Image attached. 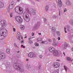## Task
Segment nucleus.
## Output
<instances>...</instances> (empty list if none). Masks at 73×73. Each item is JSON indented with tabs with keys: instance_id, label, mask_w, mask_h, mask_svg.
<instances>
[{
	"instance_id": "18",
	"label": "nucleus",
	"mask_w": 73,
	"mask_h": 73,
	"mask_svg": "<svg viewBox=\"0 0 73 73\" xmlns=\"http://www.w3.org/2000/svg\"><path fill=\"white\" fill-rule=\"evenodd\" d=\"M20 29L21 30H24L25 28V27L24 25H21Z\"/></svg>"
},
{
	"instance_id": "44",
	"label": "nucleus",
	"mask_w": 73,
	"mask_h": 73,
	"mask_svg": "<svg viewBox=\"0 0 73 73\" xmlns=\"http://www.w3.org/2000/svg\"><path fill=\"white\" fill-rule=\"evenodd\" d=\"M39 57L40 58H42V55H40L39 56Z\"/></svg>"
},
{
	"instance_id": "50",
	"label": "nucleus",
	"mask_w": 73,
	"mask_h": 73,
	"mask_svg": "<svg viewBox=\"0 0 73 73\" xmlns=\"http://www.w3.org/2000/svg\"><path fill=\"white\" fill-rule=\"evenodd\" d=\"M32 34H33L32 35V36H34V35H35V34L34 33H32Z\"/></svg>"
},
{
	"instance_id": "25",
	"label": "nucleus",
	"mask_w": 73,
	"mask_h": 73,
	"mask_svg": "<svg viewBox=\"0 0 73 73\" xmlns=\"http://www.w3.org/2000/svg\"><path fill=\"white\" fill-rule=\"evenodd\" d=\"M17 38L19 40H20V36L17 35Z\"/></svg>"
},
{
	"instance_id": "56",
	"label": "nucleus",
	"mask_w": 73,
	"mask_h": 73,
	"mask_svg": "<svg viewBox=\"0 0 73 73\" xmlns=\"http://www.w3.org/2000/svg\"><path fill=\"white\" fill-rule=\"evenodd\" d=\"M26 60L27 61H28V59H26Z\"/></svg>"
},
{
	"instance_id": "39",
	"label": "nucleus",
	"mask_w": 73,
	"mask_h": 73,
	"mask_svg": "<svg viewBox=\"0 0 73 73\" xmlns=\"http://www.w3.org/2000/svg\"><path fill=\"white\" fill-rule=\"evenodd\" d=\"M21 44H23L24 43V41L22 40L21 41Z\"/></svg>"
},
{
	"instance_id": "2",
	"label": "nucleus",
	"mask_w": 73,
	"mask_h": 73,
	"mask_svg": "<svg viewBox=\"0 0 73 73\" xmlns=\"http://www.w3.org/2000/svg\"><path fill=\"white\" fill-rule=\"evenodd\" d=\"M8 25L7 22L5 20H1L0 21V29L6 27Z\"/></svg>"
},
{
	"instance_id": "10",
	"label": "nucleus",
	"mask_w": 73,
	"mask_h": 73,
	"mask_svg": "<svg viewBox=\"0 0 73 73\" xmlns=\"http://www.w3.org/2000/svg\"><path fill=\"white\" fill-rule=\"evenodd\" d=\"M30 11L31 13L33 14V15H35L36 13V10L35 9H31L30 10Z\"/></svg>"
},
{
	"instance_id": "9",
	"label": "nucleus",
	"mask_w": 73,
	"mask_h": 73,
	"mask_svg": "<svg viewBox=\"0 0 73 73\" xmlns=\"http://www.w3.org/2000/svg\"><path fill=\"white\" fill-rule=\"evenodd\" d=\"M14 4H15V2H11L9 6V8L10 9H13V6L14 5Z\"/></svg>"
},
{
	"instance_id": "33",
	"label": "nucleus",
	"mask_w": 73,
	"mask_h": 73,
	"mask_svg": "<svg viewBox=\"0 0 73 73\" xmlns=\"http://www.w3.org/2000/svg\"><path fill=\"white\" fill-rule=\"evenodd\" d=\"M35 45L36 46H39V44L36 43H35Z\"/></svg>"
},
{
	"instance_id": "53",
	"label": "nucleus",
	"mask_w": 73,
	"mask_h": 73,
	"mask_svg": "<svg viewBox=\"0 0 73 73\" xmlns=\"http://www.w3.org/2000/svg\"><path fill=\"white\" fill-rule=\"evenodd\" d=\"M29 40H31V38H29Z\"/></svg>"
},
{
	"instance_id": "38",
	"label": "nucleus",
	"mask_w": 73,
	"mask_h": 73,
	"mask_svg": "<svg viewBox=\"0 0 73 73\" xmlns=\"http://www.w3.org/2000/svg\"><path fill=\"white\" fill-rule=\"evenodd\" d=\"M67 11V9H65L64 11V12H65Z\"/></svg>"
},
{
	"instance_id": "54",
	"label": "nucleus",
	"mask_w": 73,
	"mask_h": 73,
	"mask_svg": "<svg viewBox=\"0 0 73 73\" xmlns=\"http://www.w3.org/2000/svg\"><path fill=\"white\" fill-rule=\"evenodd\" d=\"M21 47H23V46H24L23 45H21Z\"/></svg>"
},
{
	"instance_id": "63",
	"label": "nucleus",
	"mask_w": 73,
	"mask_h": 73,
	"mask_svg": "<svg viewBox=\"0 0 73 73\" xmlns=\"http://www.w3.org/2000/svg\"><path fill=\"white\" fill-rule=\"evenodd\" d=\"M60 11H59V15H60Z\"/></svg>"
},
{
	"instance_id": "59",
	"label": "nucleus",
	"mask_w": 73,
	"mask_h": 73,
	"mask_svg": "<svg viewBox=\"0 0 73 73\" xmlns=\"http://www.w3.org/2000/svg\"><path fill=\"white\" fill-rule=\"evenodd\" d=\"M21 39H23V37H21Z\"/></svg>"
},
{
	"instance_id": "57",
	"label": "nucleus",
	"mask_w": 73,
	"mask_h": 73,
	"mask_svg": "<svg viewBox=\"0 0 73 73\" xmlns=\"http://www.w3.org/2000/svg\"><path fill=\"white\" fill-rule=\"evenodd\" d=\"M23 48H25V46H23Z\"/></svg>"
},
{
	"instance_id": "32",
	"label": "nucleus",
	"mask_w": 73,
	"mask_h": 73,
	"mask_svg": "<svg viewBox=\"0 0 73 73\" xmlns=\"http://www.w3.org/2000/svg\"><path fill=\"white\" fill-rule=\"evenodd\" d=\"M58 5L59 7H62V3H58Z\"/></svg>"
},
{
	"instance_id": "17",
	"label": "nucleus",
	"mask_w": 73,
	"mask_h": 73,
	"mask_svg": "<svg viewBox=\"0 0 73 73\" xmlns=\"http://www.w3.org/2000/svg\"><path fill=\"white\" fill-rule=\"evenodd\" d=\"M66 5H70V4H71V3H70V2L69 0H67L66 2Z\"/></svg>"
},
{
	"instance_id": "8",
	"label": "nucleus",
	"mask_w": 73,
	"mask_h": 73,
	"mask_svg": "<svg viewBox=\"0 0 73 73\" xmlns=\"http://www.w3.org/2000/svg\"><path fill=\"white\" fill-rule=\"evenodd\" d=\"M53 66H54V68H58V67L60 66V64L59 63L55 62L53 64Z\"/></svg>"
},
{
	"instance_id": "6",
	"label": "nucleus",
	"mask_w": 73,
	"mask_h": 73,
	"mask_svg": "<svg viewBox=\"0 0 73 73\" xmlns=\"http://www.w3.org/2000/svg\"><path fill=\"white\" fill-rule=\"evenodd\" d=\"M15 19L18 23L20 24H21L23 23V19L19 16L16 17Z\"/></svg>"
},
{
	"instance_id": "35",
	"label": "nucleus",
	"mask_w": 73,
	"mask_h": 73,
	"mask_svg": "<svg viewBox=\"0 0 73 73\" xmlns=\"http://www.w3.org/2000/svg\"><path fill=\"white\" fill-rule=\"evenodd\" d=\"M17 35L18 36H20V35H21V34H20V32H18L17 33Z\"/></svg>"
},
{
	"instance_id": "4",
	"label": "nucleus",
	"mask_w": 73,
	"mask_h": 73,
	"mask_svg": "<svg viewBox=\"0 0 73 73\" xmlns=\"http://www.w3.org/2000/svg\"><path fill=\"white\" fill-rule=\"evenodd\" d=\"M15 12L19 14H22L23 13V9L20 7H16L15 8Z\"/></svg>"
},
{
	"instance_id": "19",
	"label": "nucleus",
	"mask_w": 73,
	"mask_h": 73,
	"mask_svg": "<svg viewBox=\"0 0 73 73\" xmlns=\"http://www.w3.org/2000/svg\"><path fill=\"white\" fill-rule=\"evenodd\" d=\"M59 72H60V70L58 69L54 71L53 73H59Z\"/></svg>"
},
{
	"instance_id": "7",
	"label": "nucleus",
	"mask_w": 73,
	"mask_h": 73,
	"mask_svg": "<svg viewBox=\"0 0 73 73\" xmlns=\"http://www.w3.org/2000/svg\"><path fill=\"white\" fill-rule=\"evenodd\" d=\"M6 56L4 52L1 53L0 52V60H3L5 58Z\"/></svg>"
},
{
	"instance_id": "5",
	"label": "nucleus",
	"mask_w": 73,
	"mask_h": 73,
	"mask_svg": "<svg viewBox=\"0 0 73 73\" xmlns=\"http://www.w3.org/2000/svg\"><path fill=\"white\" fill-rule=\"evenodd\" d=\"M29 16L28 14L26 12H24L23 14V18L25 20V21L27 22L29 21V20H30L29 18L28 17Z\"/></svg>"
},
{
	"instance_id": "60",
	"label": "nucleus",
	"mask_w": 73,
	"mask_h": 73,
	"mask_svg": "<svg viewBox=\"0 0 73 73\" xmlns=\"http://www.w3.org/2000/svg\"><path fill=\"white\" fill-rule=\"evenodd\" d=\"M27 36H25V38H27Z\"/></svg>"
},
{
	"instance_id": "36",
	"label": "nucleus",
	"mask_w": 73,
	"mask_h": 73,
	"mask_svg": "<svg viewBox=\"0 0 73 73\" xmlns=\"http://www.w3.org/2000/svg\"><path fill=\"white\" fill-rule=\"evenodd\" d=\"M53 42H56V39H55V38H53Z\"/></svg>"
},
{
	"instance_id": "11",
	"label": "nucleus",
	"mask_w": 73,
	"mask_h": 73,
	"mask_svg": "<svg viewBox=\"0 0 73 73\" xmlns=\"http://www.w3.org/2000/svg\"><path fill=\"white\" fill-rule=\"evenodd\" d=\"M29 57L30 58H33L34 57V54L32 52L29 53L28 54Z\"/></svg>"
},
{
	"instance_id": "13",
	"label": "nucleus",
	"mask_w": 73,
	"mask_h": 73,
	"mask_svg": "<svg viewBox=\"0 0 73 73\" xmlns=\"http://www.w3.org/2000/svg\"><path fill=\"white\" fill-rule=\"evenodd\" d=\"M58 51L55 50L54 51V52L53 53V56H57V55H58Z\"/></svg>"
},
{
	"instance_id": "58",
	"label": "nucleus",
	"mask_w": 73,
	"mask_h": 73,
	"mask_svg": "<svg viewBox=\"0 0 73 73\" xmlns=\"http://www.w3.org/2000/svg\"><path fill=\"white\" fill-rule=\"evenodd\" d=\"M72 50L73 51V48H72Z\"/></svg>"
},
{
	"instance_id": "46",
	"label": "nucleus",
	"mask_w": 73,
	"mask_h": 73,
	"mask_svg": "<svg viewBox=\"0 0 73 73\" xmlns=\"http://www.w3.org/2000/svg\"><path fill=\"white\" fill-rule=\"evenodd\" d=\"M58 40H60V37H58Z\"/></svg>"
},
{
	"instance_id": "43",
	"label": "nucleus",
	"mask_w": 73,
	"mask_h": 73,
	"mask_svg": "<svg viewBox=\"0 0 73 73\" xmlns=\"http://www.w3.org/2000/svg\"><path fill=\"white\" fill-rule=\"evenodd\" d=\"M25 9L26 11H29V9H28V8H26Z\"/></svg>"
},
{
	"instance_id": "23",
	"label": "nucleus",
	"mask_w": 73,
	"mask_h": 73,
	"mask_svg": "<svg viewBox=\"0 0 73 73\" xmlns=\"http://www.w3.org/2000/svg\"><path fill=\"white\" fill-rule=\"evenodd\" d=\"M64 69L66 70V72L67 71V69H68V68L66 66H64Z\"/></svg>"
},
{
	"instance_id": "34",
	"label": "nucleus",
	"mask_w": 73,
	"mask_h": 73,
	"mask_svg": "<svg viewBox=\"0 0 73 73\" xmlns=\"http://www.w3.org/2000/svg\"><path fill=\"white\" fill-rule=\"evenodd\" d=\"M67 60L68 61H69V60H70V58L69 57L67 58Z\"/></svg>"
},
{
	"instance_id": "24",
	"label": "nucleus",
	"mask_w": 73,
	"mask_h": 73,
	"mask_svg": "<svg viewBox=\"0 0 73 73\" xmlns=\"http://www.w3.org/2000/svg\"><path fill=\"white\" fill-rule=\"evenodd\" d=\"M52 31L54 32L56 31V29H55V27H53L52 28Z\"/></svg>"
},
{
	"instance_id": "52",
	"label": "nucleus",
	"mask_w": 73,
	"mask_h": 73,
	"mask_svg": "<svg viewBox=\"0 0 73 73\" xmlns=\"http://www.w3.org/2000/svg\"><path fill=\"white\" fill-rule=\"evenodd\" d=\"M63 54H64V56H65V52H63Z\"/></svg>"
},
{
	"instance_id": "15",
	"label": "nucleus",
	"mask_w": 73,
	"mask_h": 73,
	"mask_svg": "<svg viewBox=\"0 0 73 73\" xmlns=\"http://www.w3.org/2000/svg\"><path fill=\"white\" fill-rule=\"evenodd\" d=\"M68 45V43L66 42H65L64 43V46L63 47V49H66V48H67Z\"/></svg>"
},
{
	"instance_id": "37",
	"label": "nucleus",
	"mask_w": 73,
	"mask_h": 73,
	"mask_svg": "<svg viewBox=\"0 0 73 73\" xmlns=\"http://www.w3.org/2000/svg\"><path fill=\"white\" fill-rule=\"evenodd\" d=\"M57 16H56V15H54L53 16V18H57Z\"/></svg>"
},
{
	"instance_id": "30",
	"label": "nucleus",
	"mask_w": 73,
	"mask_h": 73,
	"mask_svg": "<svg viewBox=\"0 0 73 73\" xmlns=\"http://www.w3.org/2000/svg\"><path fill=\"white\" fill-rule=\"evenodd\" d=\"M14 45L15 47H16V48H19V46H17V45H16V44L15 43L14 44Z\"/></svg>"
},
{
	"instance_id": "55",
	"label": "nucleus",
	"mask_w": 73,
	"mask_h": 73,
	"mask_svg": "<svg viewBox=\"0 0 73 73\" xmlns=\"http://www.w3.org/2000/svg\"><path fill=\"white\" fill-rule=\"evenodd\" d=\"M38 34L39 35H41V33H39Z\"/></svg>"
},
{
	"instance_id": "31",
	"label": "nucleus",
	"mask_w": 73,
	"mask_h": 73,
	"mask_svg": "<svg viewBox=\"0 0 73 73\" xmlns=\"http://www.w3.org/2000/svg\"><path fill=\"white\" fill-rule=\"evenodd\" d=\"M58 4H60L61 3H62V1H61V0H58Z\"/></svg>"
},
{
	"instance_id": "42",
	"label": "nucleus",
	"mask_w": 73,
	"mask_h": 73,
	"mask_svg": "<svg viewBox=\"0 0 73 73\" xmlns=\"http://www.w3.org/2000/svg\"><path fill=\"white\" fill-rule=\"evenodd\" d=\"M13 32H16V29L15 28H13Z\"/></svg>"
},
{
	"instance_id": "14",
	"label": "nucleus",
	"mask_w": 73,
	"mask_h": 73,
	"mask_svg": "<svg viewBox=\"0 0 73 73\" xmlns=\"http://www.w3.org/2000/svg\"><path fill=\"white\" fill-rule=\"evenodd\" d=\"M4 7V3L3 2L0 1V8H2Z\"/></svg>"
},
{
	"instance_id": "21",
	"label": "nucleus",
	"mask_w": 73,
	"mask_h": 73,
	"mask_svg": "<svg viewBox=\"0 0 73 73\" xmlns=\"http://www.w3.org/2000/svg\"><path fill=\"white\" fill-rule=\"evenodd\" d=\"M42 44H46L48 43L47 41H42L41 42Z\"/></svg>"
},
{
	"instance_id": "47",
	"label": "nucleus",
	"mask_w": 73,
	"mask_h": 73,
	"mask_svg": "<svg viewBox=\"0 0 73 73\" xmlns=\"http://www.w3.org/2000/svg\"><path fill=\"white\" fill-rule=\"evenodd\" d=\"M46 18H44V21H46Z\"/></svg>"
},
{
	"instance_id": "45",
	"label": "nucleus",
	"mask_w": 73,
	"mask_h": 73,
	"mask_svg": "<svg viewBox=\"0 0 73 73\" xmlns=\"http://www.w3.org/2000/svg\"><path fill=\"white\" fill-rule=\"evenodd\" d=\"M64 31L66 33H67V32L66 31V28L65 27L64 28Z\"/></svg>"
},
{
	"instance_id": "49",
	"label": "nucleus",
	"mask_w": 73,
	"mask_h": 73,
	"mask_svg": "<svg viewBox=\"0 0 73 73\" xmlns=\"http://www.w3.org/2000/svg\"><path fill=\"white\" fill-rule=\"evenodd\" d=\"M49 42H51V41H52V40H51V39H49Z\"/></svg>"
},
{
	"instance_id": "20",
	"label": "nucleus",
	"mask_w": 73,
	"mask_h": 73,
	"mask_svg": "<svg viewBox=\"0 0 73 73\" xmlns=\"http://www.w3.org/2000/svg\"><path fill=\"white\" fill-rule=\"evenodd\" d=\"M66 30H67V31L69 32H70V27L68 26H67L66 27Z\"/></svg>"
},
{
	"instance_id": "1",
	"label": "nucleus",
	"mask_w": 73,
	"mask_h": 73,
	"mask_svg": "<svg viewBox=\"0 0 73 73\" xmlns=\"http://www.w3.org/2000/svg\"><path fill=\"white\" fill-rule=\"evenodd\" d=\"M8 33L6 29H2L0 30V40H4L6 36H7Z\"/></svg>"
},
{
	"instance_id": "64",
	"label": "nucleus",
	"mask_w": 73,
	"mask_h": 73,
	"mask_svg": "<svg viewBox=\"0 0 73 73\" xmlns=\"http://www.w3.org/2000/svg\"><path fill=\"white\" fill-rule=\"evenodd\" d=\"M36 1H38V0H36Z\"/></svg>"
},
{
	"instance_id": "48",
	"label": "nucleus",
	"mask_w": 73,
	"mask_h": 73,
	"mask_svg": "<svg viewBox=\"0 0 73 73\" xmlns=\"http://www.w3.org/2000/svg\"><path fill=\"white\" fill-rule=\"evenodd\" d=\"M56 61H60V60L59 59H57L56 60Z\"/></svg>"
},
{
	"instance_id": "28",
	"label": "nucleus",
	"mask_w": 73,
	"mask_h": 73,
	"mask_svg": "<svg viewBox=\"0 0 73 73\" xmlns=\"http://www.w3.org/2000/svg\"><path fill=\"white\" fill-rule=\"evenodd\" d=\"M42 40V39L40 38H38L37 39V41H41V40Z\"/></svg>"
},
{
	"instance_id": "22",
	"label": "nucleus",
	"mask_w": 73,
	"mask_h": 73,
	"mask_svg": "<svg viewBox=\"0 0 73 73\" xmlns=\"http://www.w3.org/2000/svg\"><path fill=\"white\" fill-rule=\"evenodd\" d=\"M56 34L58 36H60V33L58 31H57Z\"/></svg>"
},
{
	"instance_id": "29",
	"label": "nucleus",
	"mask_w": 73,
	"mask_h": 73,
	"mask_svg": "<svg viewBox=\"0 0 73 73\" xmlns=\"http://www.w3.org/2000/svg\"><path fill=\"white\" fill-rule=\"evenodd\" d=\"M48 8H49V6H46V7L45 9H46V11H48Z\"/></svg>"
},
{
	"instance_id": "40",
	"label": "nucleus",
	"mask_w": 73,
	"mask_h": 73,
	"mask_svg": "<svg viewBox=\"0 0 73 73\" xmlns=\"http://www.w3.org/2000/svg\"><path fill=\"white\" fill-rule=\"evenodd\" d=\"M10 16L11 17H12L13 16V15H12V13H11L10 15Z\"/></svg>"
},
{
	"instance_id": "41",
	"label": "nucleus",
	"mask_w": 73,
	"mask_h": 73,
	"mask_svg": "<svg viewBox=\"0 0 73 73\" xmlns=\"http://www.w3.org/2000/svg\"><path fill=\"white\" fill-rule=\"evenodd\" d=\"M32 42L31 41V40H30L29 41V43L30 44H31Z\"/></svg>"
},
{
	"instance_id": "51",
	"label": "nucleus",
	"mask_w": 73,
	"mask_h": 73,
	"mask_svg": "<svg viewBox=\"0 0 73 73\" xmlns=\"http://www.w3.org/2000/svg\"><path fill=\"white\" fill-rule=\"evenodd\" d=\"M20 0H17V2H20Z\"/></svg>"
},
{
	"instance_id": "26",
	"label": "nucleus",
	"mask_w": 73,
	"mask_h": 73,
	"mask_svg": "<svg viewBox=\"0 0 73 73\" xmlns=\"http://www.w3.org/2000/svg\"><path fill=\"white\" fill-rule=\"evenodd\" d=\"M6 52L7 53H9V52H10V50L9 49H7L6 50Z\"/></svg>"
},
{
	"instance_id": "27",
	"label": "nucleus",
	"mask_w": 73,
	"mask_h": 73,
	"mask_svg": "<svg viewBox=\"0 0 73 73\" xmlns=\"http://www.w3.org/2000/svg\"><path fill=\"white\" fill-rule=\"evenodd\" d=\"M70 23L71 25H73V20H71L70 21Z\"/></svg>"
},
{
	"instance_id": "3",
	"label": "nucleus",
	"mask_w": 73,
	"mask_h": 73,
	"mask_svg": "<svg viewBox=\"0 0 73 73\" xmlns=\"http://www.w3.org/2000/svg\"><path fill=\"white\" fill-rule=\"evenodd\" d=\"M19 64L18 63H16L14 64V68L17 70H19V71H20V72H24V68L22 67H20V68H19Z\"/></svg>"
},
{
	"instance_id": "62",
	"label": "nucleus",
	"mask_w": 73,
	"mask_h": 73,
	"mask_svg": "<svg viewBox=\"0 0 73 73\" xmlns=\"http://www.w3.org/2000/svg\"><path fill=\"white\" fill-rule=\"evenodd\" d=\"M19 52H20V51H18V53H19Z\"/></svg>"
},
{
	"instance_id": "12",
	"label": "nucleus",
	"mask_w": 73,
	"mask_h": 73,
	"mask_svg": "<svg viewBox=\"0 0 73 73\" xmlns=\"http://www.w3.org/2000/svg\"><path fill=\"white\" fill-rule=\"evenodd\" d=\"M49 50L50 52H53L55 51L54 50V48L52 47H50L49 48Z\"/></svg>"
},
{
	"instance_id": "16",
	"label": "nucleus",
	"mask_w": 73,
	"mask_h": 73,
	"mask_svg": "<svg viewBox=\"0 0 73 73\" xmlns=\"http://www.w3.org/2000/svg\"><path fill=\"white\" fill-rule=\"evenodd\" d=\"M58 42H53L52 44L54 46H57V45H58Z\"/></svg>"
},
{
	"instance_id": "61",
	"label": "nucleus",
	"mask_w": 73,
	"mask_h": 73,
	"mask_svg": "<svg viewBox=\"0 0 73 73\" xmlns=\"http://www.w3.org/2000/svg\"><path fill=\"white\" fill-rule=\"evenodd\" d=\"M40 67H41V66H39V68H40Z\"/></svg>"
}]
</instances>
